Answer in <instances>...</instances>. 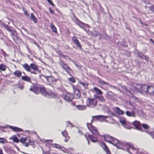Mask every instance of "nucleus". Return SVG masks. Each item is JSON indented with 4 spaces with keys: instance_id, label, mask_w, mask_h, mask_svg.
Wrapping results in <instances>:
<instances>
[{
    "instance_id": "1",
    "label": "nucleus",
    "mask_w": 154,
    "mask_h": 154,
    "mask_svg": "<svg viewBox=\"0 0 154 154\" xmlns=\"http://www.w3.org/2000/svg\"><path fill=\"white\" fill-rule=\"evenodd\" d=\"M121 87L125 91L127 94L130 97H131L130 94L132 95L133 93L137 92H139L142 93V92L147 93L148 92L149 86L133 83L130 87H128V88H129L130 90H128L125 86H121Z\"/></svg>"
},
{
    "instance_id": "2",
    "label": "nucleus",
    "mask_w": 154,
    "mask_h": 154,
    "mask_svg": "<svg viewBox=\"0 0 154 154\" xmlns=\"http://www.w3.org/2000/svg\"><path fill=\"white\" fill-rule=\"evenodd\" d=\"M104 138L106 141L113 144L118 148L121 149L123 146L124 143L119 142L117 139L112 137L109 135H105Z\"/></svg>"
},
{
    "instance_id": "3",
    "label": "nucleus",
    "mask_w": 154,
    "mask_h": 154,
    "mask_svg": "<svg viewBox=\"0 0 154 154\" xmlns=\"http://www.w3.org/2000/svg\"><path fill=\"white\" fill-rule=\"evenodd\" d=\"M40 92L44 96L50 98L54 97L55 95L51 91H47L45 88L43 87L40 88Z\"/></svg>"
},
{
    "instance_id": "4",
    "label": "nucleus",
    "mask_w": 154,
    "mask_h": 154,
    "mask_svg": "<svg viewBox=\"0 0 154 154\" xmlns=\"http://www.w3.org/2000/svg\"><path fill=\"white\" fill-rule=\"evenodd\" d=\"M97 104L96 100L94 98H88L86 101V105L91 108L95 106Z\"/></svg>"
},
{
    "instance_id": "5",
    "label": "nucleus",
    "mask_w": 154,
    "mask_h": 154,
    "mask_svg": "<svg viewBox=\"0 0 154 154\" xmlns=\"http://www.w3.org/2000/svg\"><path fill=\"white\" fill-rule=\"evenodd\" d=\"M87 125L88 128L93 134L95 135H97L99 134L96 128L93 126L91 123H87Z\"/></svg>"
},
{
    "instance_id": "6",
    "label": "nucleus",
    "mask_w": 154,
    "mask_h": 154,
    "mask_svg": "<svg viewBox=\"0 0 154 154\" xmlns=\"http://www.w3.org/2000/svg\"><path fill=\"white\" fill-rule=\"evenodd\" d=\"M120 122L122 125L126 128L130 129L131 128V124L130 123L126 122L124 119H120Z\"/></svg>"
},
{
    "instance_id": "7",
    "label": "nucleus",
    "mask_w": 154,
    "mask_h": 154,
    "mask_svg": "<svg viewBox=\"0 0 154 154\" xmlns=\"http://www.w3.org/2000/svg\"><path fill=\"white\" fill-rule=\"evenodd\" d=\"M60 65L64 69L68 74H70L71 72V70L69 68L67 64L62 62H61L60 63Z\"/></svg>"
},
{
    "instance_id": "8",
    "label": "nucleus",
    "mask_w": 154,
    "mask_h": 154,
    "mask_svg": "<svg viewBox=\"0 0 154 154\" xmlns=\"http://www.w3.org/2000/svg\"><path fill=\"white\" fill-rule=\"evenodd\" d=\"M72 88L75 97L77 98H80L81 97V94L79 90L77 89L76 87L75 86L73 85Z\"/></svg>"
},
{
    "instance_id": "9",
    "label": "nucleus",
    "mask_w": 154,
    "mask_h": 154,
    "mask_svg": "<svg viewBox=\"0 0 154 154\" xmlns=\"http://www.w3.org/2000/svg\"><path fill=\"white\" fill-rule=\"evenodd\" d=\"M22 66L23 68L28 72H29L31 73L36 74H37L36 72L35 71H32L31 70V67L29 65L26 63H25L24 64L22 65Z\"/></svg>"
},
{
    "instance_id": "10",
    "label": "nucleus",
    "mask_w": 154,
    "mask_h": 154,
    "mask_svg": "<svg viewBox=\"0 0 154 154\" xmlns=\"http://www.w3.org/2000/svg\"><path fill=\"white\" fill-rule=\"evenodd\" d=\"M30 90L36 94H38L39 93V88L37 86L32 85L31 86Z\"/></svg>"
},
{
    "instance_id": "11",
    "label": "nucleus",
    "mask_w": 154,
    "mask_h": 154,
    "mask_svg": "<svg viewBox=\"0 0 154 154\" xmlns=\"http://www.w3.org/2000/svg\"><path fill=\"white\" fill-rule=\"evenodd\" d=\"M45 78L50 84L55 83L57 80L55 79L54 77L52 76L46 77Z\"/></svg>"
},
{
    "instance_id": "12",
    "label": "nucleus",
    "mask_w": 154,
    "mask_h": 154,
    "mask_svg": "<svg viewBox=\"0 0 154 154\" xmlns=\"http://www.w3.org/2000/svg\"><path fill=\"white\" fill-rule=\"evenodd\" d=\"M133 125L137 129L141 131H142V126L139 122L135 121L133 123Z\"/></svg>"
},
{
    "instance_id": "13",
    "label": "nucleus",
    "mask_w": 154,
    "mask_h": 154,
    "mask_svg": "<svg viewBox=\"0 0 154 154\" xmlns=\"http://www.w3.org/2000/svg\"><path fill=\"white\" fill-rule=\"evenodd\" d=\"M101 145L103 149L106 152V154H111L108 147L104 143H101Z\"/></svg>"
},
{
    "instance_id": "14",
    "label": "nucleus",
    "mask_w": 154,
    "mask_h": 154,
    "mask_svg": "<svg viewBox=\"0 0 154 154\" xmlns=\"http://www.w3.org/2000/svg\"><path fill=\"white\" fill-rule=\"evenodd\" d=\"M73 98L72 95L69 93H67L64 97V99L67 101H72Z\"/></svg>"
},
{
    "instance_id": "15",
    "label": "nucleus",
    "mask_w": 154,
    "mask_h": 154,
    "mask_svg": "<svg viewBox=\"0 0 154 154\" xmlns=\"http://www.w3.org/2000/svg\"><path fill=\"white\" fill-rule=\"evenodd\" d=\"M113 109L115 112L119 115H123L124 113V111L118 107H115Z\"/></svg>"
},
{
    "instance_id": "16",
    "label": "nucleus",
    "mask_w": 154,
    "mask_h": 154,
    "mask_svg": "<svg viewBox=\"0 0 154 154\" xmlns=\"http://www.w3.org/2000/svg\"><path fill=\"white\" fill-rule=\"evenodd\" d=\"M149 94L153 95L154 94V87L152 86H149L147 92Z\"/></svg>"
},
{
    "instance_id": "17",
    "label": "nucleus",
    "mask_w": 154,
    "mask_h": 154,
    "mask_svg": "<svg viewBox=\"0 0 154 154\" xmlns=\"http://www.w3.org/2000/svg\"><path fill=\"white\" fill-rule=\"evenodd\" d=\"M62 134L64 137L66 138V139L65 140V141L66 142H67L69 138L67 132L66 131H64L62 132Z\"/></svg>"
},
{
    "instance_id": "18",
    "label": "nucleus",
    "mask_w": 154,
    "mask_h": 154,
    "mask_svg": "<svg viewBox=\"0 0 154 154\" xmlns=\"http://www.w3.org/2000/svg\"><path fill=\"white\" fill-rule=\"evenodd\" d=\"M72 39L74 43L77 45V46L80 48H81V45L79 41L77 40L76 37L75 36L73 37Z\"/></svg>"
},
{
    "instance_id": "19",
    "label": "nucleus",
    "mask_w": 154,
    "mask_h": 154,
    "mask_svg": "<svg viewBox=\"0 0 154 154\" xmlns=\"http://www.w3.org/2000/svg\"><path fill=\"white\" fill-rule=\"evenodd\" d=\"M10 128L15 131L21 132L23 131V130L21 129L18 128L17 127L10 126Z\"/></svg>"
},
{
    "instance_id": "20",
    "label": "nucleus",
    "mask_w": 154,
    "mask_h": 154,
    "mask_svg": "<svg viewBox=\"0 0 154 154\" xmlns=\"http://www.w3.org/2000/svg\"><path fill=\"white\" fill-rule=\"evenodd\" d=\"M109 117L108 116L99 115V121L100 122L105 121L106 119Z\"/></svg>"
},
{
    "instance_id": "21",
    "label": "nucleus",
    "mask_w": 154,
    "mask_h": 154,
    "mask_svg": "<svg viewBox=\"0 0 154 154\" xmlns=\"http://www.w3.org/2000/svg\"><path fill=\"white\" fill-rule=\"evenodd\" d=\"M88 137L93 142H95L97 141V139L96 137L94 136H93L91 135H88Z\"/></svg>"
},
{
    "instance_id": "22",
    "label": "nucleus",
    "mask_w": 154,
    "mask_h": 154,
    "mask_svg": "<svg viewBox=\"0 0 154 154\" xmlns=\"http://www.w3.org/2000/svg\"><path fill=\"white\" fill-rule=\"evenodd\" d=\"M21 79L22 80L29 82H30L31 81L30 78L26 76H22Z\"/></svg>"
},
{
    "instance_id": "23",
    "label": "nucleus",
    "mask_w": 154,
    "mask_h": 154,
    "mask_svg": "<svg viewBox=\"0 0 154 154\" xmlns=\"http://www.w3.org/2000/svg\"><path fill=\"white\" fill-rule=\"evenodd\" d=\"M31 69H32L35 71H38V67L35 64L33 63L31 64L30 65Z\"/></svg>"
},
{
    "instance_id": "24",
    "label": "nucleus",
    "mask_w": 154,
    "mask_h": 154,
    "mask_svg": "<svg viewBox=\"0 0 154 154\" xmlns=\"http://www.w3.org/2000/svg\"><path fill=\"white\" fill-rule=\"evenodd\" d=\"M14 75L18 77L21 76V72L19 70H17L14 73Z\"/></svg>"
},
{
    "instance_id": "25",
    "label": "nucleus",
    "mask_w": 154,
    "mask_h": 154,
    "mask_svg": "<svg viewBox=\"0 0 154 154\" xmlns=\"http://www.w3.org/2000/svg\"><path fill=\"white\" fill-rule=\"evenodd\" d=\"M76 107L79 110H82L86 109V107L85 106L79 105L76 106Z\"/></svg>"
},
{
    "instance_id": "26",
    "label": "nucleus",
    "mask_w": 154,
    "mask_h": 154,
    "mask_svg": "<svg viewBox=\"0 0 154 154\" xmlns=\"http://www.w3.org/2000/svg\"><path fill=\"white\" fill-rule=\"evenodd\" d=\"M138 56L143 59H145L146 60H148V57L146 56H144L142 53H139L138 54Z\"/></svg>"
},
{
    "instance_id": "27",
    "label": "nucleus",
    "mask_w": 154,
    "mask_h": 154,
    "mask_svg": "<svg viewBox=\"0 0 154 154\" xmlns=\"http://www.w3.org/2000/svg\"><path fill=\"white\" fill-rule=\"evenodd\" d=\"M127 115L129 117H134L135 116V113L134 112H130L129 111H127L126 112Z\"/></svg>"
},
{
    "instance_id": "28",
    "label": "nucleus",
    "mask_w": 154,
    "mask_h": 154,
    "mask_svg": "<svg viewBox=\"0 0 154 154\" xmlns=\"http://www.w3.org/2000/svg\"><path fill=\"white\" fill-rule=\"evenodd\" d=\"M31 19L33 21L34 23H37L38 20L37 19L32 13L31 14Z\"/></svg>"
},
{
    "instance_id": "29",
    "label": "nucleus",
    "mask_w": 154,
    "mask_h": 154,
    "mask_svg": "<svg viewBox=\"0 0 154 154\" xmlns=\"http://www.w3.org/2000/svg\"><path fill=\"white\" fill-rule=\"evenodd\" d=\"M94 89L96 93L98 94H102V92L97 88H94Z\"/></svg>"
},
{
    "instance_id": "30",
    "label": "nucleus",
    "mask_w": 154,
    "mask_h": 154,
    "mask_svg": "<svg viewBox=\"0 0 154 154\" xmlns=\"http://www.w3.org/2000/svg\"><path fill=\"white\" fill-rule=\"evenodd\" d=\"M10 139L12 140L14 142L18 143L19 142V140L17 137L15 136H13L12 137L10 138Z\"/></svg>"
},
{
    "instance_id": "31",
    "label": "nucleus",
    "mask_w": 154,
    "mask_h": 154,
    "mask_svg": "<svg viewBox=\"0 0 154 154\" xmlns=\"http://www.w3.org/2000/svg\"><path fill=\"white\" fill-rule=\"evenodd\" d=\"M99 116H93L91 122H93L94 121H99Z\"/></svg>"
},
{
    "instance_id": "32",
    "label": "nucleus",
    "mask_w": 154,
    "mask_h": 154,
    "mask_svg": "<svg viewBox=\"0 0 154 154\" xmlns=\"http://www.w3.org/2000/svg\"><path fill=\"white\" fill-rule=\"evenodd\" d=\"M7 142V140L4 138H0V143L4 144Z\"/></svg>"
},
{
    "instance_id": "33",
    "label": "nucleus",
    "mask_w": 154,
    "mask_h": 154,
    "mask_svg": "<svg viewBox=\"0 0 154 154\" xmlns=\"http://www.w3.org/2000/svg\"><path fill=\"white\" fill-rule=\"evenodd\" d=\"M6 69V66L3 64L0 65V69L1 70L5 71Z\"/></svg>"
},
{
    "instance_id": "34",
    "label": "nucleus",
    "mask_w": 154,
    "mask_h": 154,
    "mask_svg": "<svg viewBox=\"0 0 154 154\" xmlns=\"http://www.w3.org/2000/svg\"><path fill=\"white\" fill-rule=\"evenodd\" d=\"M51 29L53 30V31L55 32H57V29L56 27L52 24H51Z\"/></svg>"
},
{
    "instance_id": "35",
    "label": "nucleus",
    "mask_w": 154,
    "mask_h": 154,
    "mask_svg": "<svg viewBox=\"0 0 154 154\" xmlns=\"http://www.w3.org/2000/svg\"><path fill=\"white\" fill-rule=\"evenodd\" d=\"M80 84L84 86L85 88H87L88 87V84L86 83H83L81 82H79Z\"/></svg>"
},
{
    "instance_id": "36",
    "label": "nucleus",
    "mask_w": 154,
    "mask_h": 154,
    "mask_svg": "<svg viewBox=\"0 0 154 154\" xmlns=\"http://www.w3.org/2000/svg\"><path fill=\"white\" fill-rule=\"evenodd\" d=\"M5 28L8 31L10 32H11L12 31V29L11 27L8 25H7L6 26H5Z\"/></svg>"
},
{
    "instance_id": "37",
    "label": "nucleus",
    "mask_w": 154,
    "mask_h": 154,
    "mask_svg": "<svg viewBox=\"0 0 154 154\" xmlns=\"http://www.w3.org/2000/svg\"><path fill=\"white\" fill-rule=\"evenodd\" d=\"M52 146L54 147L57 148H59L60 147V146L59 145L56 143L52 144Z\"/></svg>"
},
{
    "instance_id": "38",
    "label": "nucleus",
    "mask_w": 154,
    "mask_h": 154,
    "mask_svg": "<svg viewBox=\"0 0 154 154\" xmlns=\"http://www.w3.org/2000/svg\"><path fill=\"white\" fill-rule=\"evenodd\" d=\"M99 100L102 102H104L105 101V99L102 97H97Z\"/></svg>"
},
{
    "instance_id": "39",
    "label": "nucleus",
    "mask_w": 154,
    "mask_h": 154,
    "mask_svg": "<svg viewBox=\"0 0 154 154\" xmlns=\"http://www.w3.org/2000/svg\"><path fill=\"white\" fill-rule=\"evenodd\" d=\"M108 97L111 99H113V94L111 92H109L108 93Z\"/></svg>"
},
{
    "instance_id": "40",
    "label": "nucleus",
    "mask_w": 154,
    "mask_h": 154,
    "mask_svg": "<svg viewBox=\"0 0 154 154\" xmlns=\"http://www.w3.org/2000/svg\"><path fill=\"white\" fill-rule=\"evenodd\" d=\"M99 82L102 85H107L108 84V83L105 82L103 80H99Z\"/></svg>"
},
{
    "instance_id": "41",
    "label": "nucleus",
    "mask_w": 154,
    "mask_h": 154,
    "mask_svg": "<svg viewBox=\"0 0 154 154\" xmlns=\"http://www.w3.org/2000/svg\"><path fill=\"white\" fill-rule=\"evenodd\" d=\"M26 140V138H21L20 140V142L23 143H25V142Z\"/></svg>"
},
{
    "instance_id": "42",
    "label": "nucleus",
    "mask_w": 154,
    "mask_h": 154,
    "mask_svg": "<svg viewBox=\"0 0 154 154\" xmlns=\"http://www.w3.org/2000/svg\"><path fill=\"white\" fill-rule=\"evenodd\" d=\"M24 146H28L30 144H31V140L30 139L29 140V142L27 143H24Z\"/></svg>"
},
{
    "instance_id": "43",
    "label": "nucleus",
    "mask_w": 154,
    "mask_h": 154,
    "mask_svg": "<svg viewBox=\"0 0 154 154\" xmlns=\"http://www.w3.org/2000/svg\"><path fill=\"white\" fill-rule=\"evenodd\" d=\"M78 25L82 28H84V25H85V24L80 22H79V23L78 24Z\"/></svg>"
},
{
    "instance_id": "44",
    "label": "nucleus",
    "mask_w": 154,
    "mask_h": 154,
    "mask_svg": "<svg viewBox=\"0 0 154 154\" xmlns=\"http://www.w3.org/2000/svg\"><path fill=\"white\" fill-rule=\"evenodd\" d=\"M40 141L43 142H46L48 141H49L51 142H52V140H45L44 139H42L40 140Z\"/></svg>"
},
{
    "instance_id": "45",
    "label": "nucleus",
    "mask_w": 154,
    "mask_h": 154,
    "mask_svg": "<svg viewBox=\"0 0 154 154\" xmlns=\"http://www.w3.org/2000/svg\"><path fill=\"white\" fill-rule=\"evenodd\" d=\"M142 126L144 129H147L149 128V126L146 124H143Z\"/></svg>"
},
{
    "instance_id": "46",
    "label": "nucleus",
    "mask_w": 154,
    "mask_h": 154,
    "mask_svg": "<svg viewBox=\"0 0 154 154\" xmlns=\"http://www.w3.org/2000/svg\"><path fill=\"white\" fill-rule=\"evenodd\" d=\"M68 80L72 83H74L75 82V80L73 78H69V79Z\"/></svg>"
},
{
    "instance_id": "47",
    "label": "nucleus",
    "mask_w": 154,
    "mask_h": 154,
    "mask_svg": "<svg viewBox=\"0 0 154 154\" xmlns=\"http://www.w3.org/2000/svg\"><path fill=\"white\" fill-rule=\"evenodd\" d=\"M0 23L1 26L4 27V28L5 27V26L7 25L4 23H3L2 22H0Z\"/></svg>"
},
{
    "instance_id": "48",
    "label": "nucleus",
    "mask_w": 154,
    "mask_h": 154,
    "mask_svg": "<svg viewBox=\"0 0 154 154\" xmlns=\"http://www.w3.org/2000/svg\"><path fill=\"white\" fill-rule=\"evenodd\" d=\"M126 146H128L129 148H133V146L128 143H126Z\"/></svg>"
},
{
    "instance_id": "49",
    "label": "nucleus",
    "mask_w": 154,
    "mask_h": 154,
    "mask_svg": "<svg viewBox=\"0 0 154 154\" xmlns=\"http://www.w3.org/2000/svg\"><path fill=\"white\" fill-rule=\"evenodd\" d=\"M48 2L51 5H52V6H54V4H53V3H52V1L51 0H47Z\"/></svg>"
},
{
    "instance_id": "50",
    "label": "nucleus",
    "mask_w": 154,
    "mask_h": 154,
    "mask_svg": "<svg viewBox=\"0 0 154 154\" xmlns=\"http://www.w3.org/2000/svg\"><path fill=\"white\" fill-rule=\"evenodd\" d=\"M68 123L69 125V126L71 127H73L74 126V125L70 123L69 122H68Z\"/></svg>"
},
{
    "instance_id": "51",
    "label": "nucleus",
    "mask_w": 154,
    "mask_h": 154,
    "mask_svg": "<svg viewBox=\"0 0 154 154\" xmlns=\"http://www.w3.org/2000/svg\"><path fill=\"white\" fill-rule=\"evenodd\" d=\"M63 57L65 58L66 59H69L70 60H71V59H70L69 58V57H67L66 56L64 55H63Z\"/></svg>"
},
{
    "instance_id": "52",
    "label": "nucleus",
    "mask_w": 154,
    "mask_h": 154,
    "mask_svg": "<svg viewBox=\"0 0 154 154\" xmlns=\"http://www.w3.org/2000/svg\"><path fill=\"white\" fill-rule=\"evenodd\" d=\"M150 8L151 10L154 12V6H152Z\"/></svg>"
},
{
    "instance_id": "53",
    "label": "nucleus",
    "mask_w": 154,
    "mask_h": 154,
    "mask_svg": "<svg viewBox=\"0 0 154 154\" xmlns=\"http://www.w3.org/2000/svg\"><path fill=\"white\" fill-rule=\"evenodd\" d=\"M49 10H50V12L51 14H54V11L53 10H52L50 8H49Z\"/></svg>"
},
{
    "instance_id": "54",
    "label": "nucleus",
    "mask_w": 154,
    "mask_h": 154,
    "mask_svg": "<svg viewBox=\"0 0 154 154\" xmlns=\"http://www.w3.org/2000/svg\"><path fill=\"white\" fill-rule=\"evenodd\" d=\"M24 88V87L23 85H21L19 87V88L21 89H23Z\"/></svg>"
},
{
    "instance_id": "55",
    "label": "nucleus",
    "mask_w": 154,
    "mask_h": 154,
    "mask_svg": "<svg viewBox=\"0 0 154 154\" xmlns=\"http://www.w3.org/2000/svg\"><path fill=\"white\" fill-rule=\"evenodd\" d=\"M75 66L77 67H78L79 68H81V66H79V65H77V64H76V63L75 64Z\"/></svg>"
},
{
    "instance_id": "56",
    "label": "nucleus",
    "mask_w": 154,
    "mask_h": 154,
    "mask_svg": "<svg viewBox=\"0 0 154 154\" xmlns=\"http://www.w3.org/2000/svg\"><path fill=\"white\" fill-rule=\"evenodd\" d=\"M75 66L77 67H78L79 68H81V66H79V65H77V64H76V63L75 64Z\"/></svg>"
},
{
    "instance_id": "57",
    "label": "nucleus",
    "mask_w": 154,
    "mask_h": 154,
    "mask_svg": "<svg viewBox=\"0 0 154 154\" xmlns=\"http://www.w3.org/2000/svg\"><path fill=\"white\" fill-rule=\"evenodd\" d=\"M150 41H151V42H152L154 44V42L152 39H150Z\"/></svg>"
},
{
    "instance_id": "58",
    "label": "nucleus",
    "mask_w": 154,
    "mask_h": 154,
    "mask_svg": "<svg viewBox=\"0 0 154 154\" xmlns=\"http://www.w3.org/2000/svg\"><path fill=\"white\" fill-rule=\"evenodd\" d=\"M152 137L154 139V133L153 134H152Z\"/></svg>"
},
{
    "instance_id": "59",
    "label": "nucleus",
    "mask_w": 154,
    "mask_h": 154,
    "mask_svg": "<svg viewBox=\"0 0 154 154\" xmlns=\"http://www.w3.org/2000/svg\"><path fill=\"white\" fill-rule=\"evenodd\" d=\"M25 14L26 15H28V14L27 13V12H25Z\"/></svg>"
},
{
    "instance_id": "60",
    "label": "nucleus",
    "mask_w": 154,
    "mask_h": 154,
    "mask_svg": "<svg viewBox=\"0 0 154 154\" xmlns=\"http://www.w3.org/2000/svg\"><path fill=\"white\" fill-rule=\"evenodd\" d=\"M34 43L36 45H37V44L35 42H34Z\"/></svg>"
},
{
    "instance_id": "61",
    "label": "nucleus",
    "mask_w": 154,
    "mask_h": 154,
    "mask_svg": "<svg viewBox=\"0 0 154 154\" xmlns=\"http://www.w3.org/2000/svg\"><path fill=\"white\" fill-rule=\"evenodd\" d=\"M85 136L86 137V138H87V134H86V135H85Z\"/></svg>"
},
{
    "instance_id": "62",
    "label": "nucleus",
    "mask_w": 154,
    "mask_h": 154,
    "mask_svg": "<svg viewBox=\"0 0 154 154\" xmlns=\"http://www.w3.org/2000/svg\"><path fill=\"white\" fill-rule=\"evenodd\" d=\"M42 76H43V75H40V78H41V77H42Z\"/></svg>"
},
{
    "instance_id": "63",
    "label": "nucleus",
    "mask_w": 154,
    "mask_h": 154,
    "mask_svg": "<svg viewBox=\"0 0 154 154\" xmlns=\"http://www.w3.org/2000/svg\"><path fill=\"white\" fill-rule=\"evenodd\" d=\"M36 45L38 47V48H39V46L38 45Z\"/></svg>"
},
{
    "instance_id": "64",
    "label": "nucleus",
    "mask_w": 154,
    "mask_h": 154,
    "mask_svg": "<svg viewBox=\"0 0 154 154\" xmlns=\"http://www.w3.org/2000/svg\"><path fill=\"white\" fill-rule=\"evenodd\" d=\"M88 144H89V141H88Z\"/></svg>"
}]
</instances>
